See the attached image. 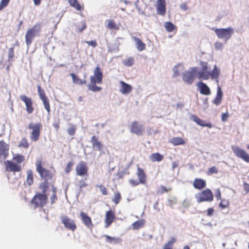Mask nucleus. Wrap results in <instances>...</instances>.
<instances>
[{
    "label": "nucleus",
    "instance_id": "nucleus-50",
    "mask_svg": "<svg viewBox=\"0 0 249 249\" xmlns=\"http://www.w3.org/2000/svg\"><path fill=\"white\" fill-rule=\"evenodd\" d=\"M199 122H200V124H198V125L201 126H203V127L207 126L209 128L212 127V124L211 123H206L205 121H204L201 119L200 120Z\"/></svg>",
    "mask_w": 249,
    "mask_h": 249
},
{
    "label": "nucleus",
    "instance_id": "nucleus-42",
    "mask_svg": "<svg viewBox=\"0 0 249 249\" xmlns=\"http://www.w3.org/2000/svg\"><path fill=\"white\" fill-rule=\"evenodd\" d=\"M29 146V142L25 138H22L18 144V147H21L24 148H28Z\"/></svg>",
    "mask_w": 249,
    "mask_h": 249
},
{
    "label": "nucleus",
    "instance_id": "nucleus-3",
    "mask_svg": "<svg viewBox=\"0 0 249 249\" xmlns=\"http://www.w3.org/2000/svg\"><path fill=\"white\" fill-rule=\"evenodd\" d=\"M42 128V125L40 123L31 122L29 124L28 128L31 131L30 138L31 141L36 142L39 139Z\"/></svg>",
    "mask_w": 249,
    "mask_h": 249
},
{
    "label": "nucleus",
    "instance_id": "nucleus-8",
    "mask_svg": "<svg viewBox=\"0 0 249 249\" xmlns=\"http://www.w3.org/2000/svg\"><path fill=\"white\" fill-rule=\"evenodd\" d=\"M196 72L197 68L196 67L192 68L190 70L185 71L182 74V80L188 85L192 84Z\"/></svg>",
    "mask_w": 249,
    "mask_h": 249
},
{
    "label": "nucleus",
    "instance_id": "nucleus-26",
    "mask_svg": "<svg viewBox=\"0 0 249 249\" xmlns=\"http://www.w3.org/2000/svg\"><path fill=\"white\" fill-rule=\"evenodd\" d=\"M220 74V70L217 67L216 65H214V68L212 71H210V77L213 80H215L216 82L218 83V77Z\"/></svg>",
    "mask_w": 249,
    "mask_h": 249
},
{
    "label": "nucleus",
    "instance_id": "nucleus-62",
    "mask_svg": "<svg viewBox=\"0 0 249 249\" xmlns=\"http://www.w3.org/2000/svg\"><path fill=\"white\" fill-rule=\"evenodd\" d=\"M228 117H229V114L228 113H222V116H221L222 121L223 122H225L227 120V118H228Z\"/></svg>",
    "mask_w": 249,
    "mask_h": 249
},
{
    "label": "nucleus",
    "instance_id": "nucleus-23",
    "mask_svg": "<svg viewBox=\"0 0 249 249\" xmlns=\"http://www.w3.org/2000/svg\"><path fill=\"white\" fill-rule=\"evenodd\" d=\"M132 39L135 42L137 50L141 52L145 49V44L139 38L136 36H132Z\"/></svg>",
    "mask_w": 249,
    "mask_h": 249
},
{
    "label": "nucleus",
    "instance_id": "nucleus-17",
    "mask_svg": "<svg viewBox=\"0 0 249 249\" xmlns=\"http://www.w3.org/2000/svg\"><path fill=\"white\" fill-rule=\"evenodd\" d=\"M80 217L85 226L91 230L93 228V225L91 218L86 213L83 212H81L80 213Z\"/></svg>",
    "mask_w": 249,
    "mask_h": 249
},
{
    "label": "nucleus",
    "instance_id": "nucleus-40",
    "mask_svg": "<svg viewBox=\"0 0 249 249\" xmlns=\"http://www.w3.org/2000/svg\"><path fill=\"white\" fill-rule=\"evenodd\" d=\"M121 199V196L119 192H116L114 193V195L112 198V201L116 205L118 204Z\"/></svg>",
    "mask_w": 249,
    "mask_h": 249
},
{
    "label": "nucleus",
    "instance_id": "nucleus-12",
    "mask_svg": "<svg viewBox=\"0 0 249 249\" xmlns=\"http://www.w3.org/2000/svg\"><path fill=\"white\" fill-rule=\"evenodd\" d=\"M4 164L6 171L9 172H18L22 169L21 165L11 160L5 161Z\"/></svg>",
    "mask_w": 249,
    "mask_h": 249
},
{
    "label": "nucleus",
    "instance_id": "nucleus-60",
    "mask_svg": "<svg viewBox=\"0 0 249 249\" xmlns=\"http://www.w3.org/2000/svg\"><path fill=\"white\" fill-rule=\"evenodd\" d=\"M221 196L220 190L219 189H216L215 192V197L218 200L221 199Z\"/></svg>",
    "mask_w": 249,
    "mask_h": 249
},
{
    "label": "nucleus",
    "instance_id": "nucleus-13",
    "mask_svg": "<svg viewBox=\"0 0 249 249\" xmlns=\"http://www.w3.org/2000/svg\"><path fill=\"white\" fill-rule=\"evenodd\" d=\"M76 174L79 176H88V167L86 163L83 161H80L76 166Z\"/></svg>",
    "mask_w": 249,
    "mask_h": 249
},
{
    "label": "nucleus",
    "instance_id": "nucleus-24",
    "mask_svg": "<svg viewBox=\"0 0 249 249\" xmlns=\"http://www.w3.org/2000/svg\"><path fill=\"white\" fill-rule=\"evenodd\" d=\"M137 175L138 177L139 182L142 184H144L146 182V175L144 170L138 167L137 169Z\"/></svg>",
    "mask_w": 249,
    "mask_h": 249
},
{
    "label": "nucleus",
    "instance_id": "nucleus-7",
    "mask_svg": "<svg viewBox=\"0 0 249 249\" xmlns=\"http://www.w3.org/2000/svg\"><path fill=\"white\" fill-rule=\"evenodd\" d=\"M195 197L198 203H201L203 201L212 202L213 199V195L212 191L209 189H207L196 194Z\"/></svg>",
    "mask_w": 249,
    "mask_h": 249
},
{
    "label": "nucleus",
    "instance_id": "nucleus-10",
    "mask_svg": "<svg viewBox=\"0 0 249 249\" xmlns=\"http://www.w3.org/2000/svg\"><path fill=\"white\" fill-rule=\"evenodd\" d=\"M231 148L233 153L237 157L249 163V155L246 151L236 145H232Z\"/></svg>",
    "mask_w": 249,
    "mask_h": 249
},
{
    "label": "nucleus",
    "instance_id": "nucleus-11",
    "mask_svg": "<svg viewBox=\"0 0 249 249\" xmlns=\"http://www.w3.org/2000/svg\"><path fill=\"white\" fill-rule=\"evenodd\" d=\"M61 221L64 227L72 231L77 229V226L74 220L71 219L68 216L63 215L61 216Z\"/></svg>",
    "mask_w": 249,
    "mask_h": 249
},
{
    "label": "nucleus",
    "instance_id": "nucleus-38",
    "mask_svg": "<svg viewBox=\"0 0 249 249\" xmlns=\"http://www.w3.org/2000/svg\"><path fill=\"white\" fill-rule=\"evenodd\" d=\"M39 188L42 191L41 194H45L49 189V183L47 181L42 182L40 184Z\"/></svg>",
    "mask_w": 249,
    "mask_h": 249
},
{
    "label": "nucleus",
    "instance_id": "nucleus-45",
    "mask_svg": "<svg viewBox=\"0 0 249 249\" xmlns=\"http://www.w3.org/2000/svg\"><path fill=\"white\" fill-rule=\"evenodd\" d=\"M14 57V49L13 47L10 48L8 50V61H12Z\"/></svg>",
    "mask_w": 249,
    "mask_h": 249
},
{
    "label": "nucleus",
    "instance_id": "nucleus-41",
    "mask_svg": "<svg viewBox=\"0 0 249 249\" xmlns=\"http://www.w3.org/2000/svg\"><path fill=\"white\" fill-rule=\"evenodd\" d=\"M134 63V59L133 57H130L127 59H124L123 61V63L127 67L132 66Z\"/></svg>",
    "mask_w": 249,
    "mask_h": 249
},
{
    "label": "nucleus",
    "instance_id": "nucleus-30",
    "mask_svg": "<svg viewBox=\"0 0 249 249\" xmlns=\"http://www.w3.org/2000/svg\"><path fill=\"white\" fill-rule=\"evenodd\" d=\"M69 4L78 11H81L84 8L83 5H81L77 0H69Z\"/></svg>",
    "mask_w": 249,
    "mask_h": 249
},
{
    "label": "nucleus",
    "instance_id": "nucleus-19",
    "mask_svg": "<svg viewBox=\"0 0 249 249\" xmlns=\"http://www.w3.org/2000/svg\"><path fill=\"white\" fill-rule=\"evenodd\" d=\"M156 10L157 14L161 16L164 15L166 12L165 0H158Z\"/></svg>",
    "mask_w": 249,
    "mask_h": 249
},
{
    "label": "nucleus",
    "instance_id": "nucleus-18",
    "mask_svg": "<svg viewBox=\"0 0 249 249\" xmlns=\"http://www.w3.org/2000/svg\"><path fill=\"white\" fill-rule=\"evenodd\" d=\"M119 83L120 84L119 91L122 94H127L132 91V87L130 85L123 81H120Z\"/></svg>",
    "mask_w": 249,
    "mask_h": 249
},
{
    "label": "nucleus",
    "instance_id": "nucleus-28",
    "mask_svg": "<svg viewBox=\"0 0 249 249\" xmlns=\"http://www.w3.org/2000/svg\"><path fill=\"white\" fill-rule=\"evenodd\" d=\"M196 73L198 79L205 80L210 78V71L208 70H199Z\"/></svg>",
    "mask_w": 249,
    "mask_h": 249
},
{
    "label": "nucleus",
    "instance_id": "nucleus-33",
    "mask_svg": "<svg viewBox=\"0 0 249 249\" xmlns=\"http://www.w3.org/2000/svg\"><path fill=\"white\" fill-rule=\"evenodd\" d=\"M183 66L180 64H178L175 66L173 69L174 72L173 75V77H176L178 76L180 72L183 71Z\"/></svg>",
    "mask_w": 249,
    "mask_h": 249
},
{
    "label": "nucleus",
    "instance_id": "nucleus-57",
    "mask_svg": "<svg viewBox=\"0 0 249 249\" xmlns=\"http://www.w3.org/2000/svg\"><path fill=\"white\" fill-rule=\"evenodd\" d=\"M87 28V25L85 21L82 22V26L81 27H78V30L79 32H82L83 30L86 29Z\"/></svg>",
    "mask_w": 249,
    "mask_h": 249
},
{
    "label": "nucleus",
    "instance_id": "nucleus-6",
    "mask_svg": "<svg viewBox=\"0 0 249 249\" xmlns=\"http://www.w3.org/2000/svg\"><path fill=\"white\" fill-rule=\"evenodd\" d=\"M47 201L48 196L46 194L36 193L33 197L31 203L35 208H42L47 204Z\"/></svg>",
    "mask_w": 249,
    "mask_h": 249
},
{
    "label": "nucleus",
    "instance_id": "nucleus-56",
    "mask_svg": "<svg viewBox=\"0 0 249 249\" xmlns=\"http://www.w3.org/2000/svg\"><path fill=\"white\" fill-rule=\"evenodd\" d=\"M218 171L217 168L215 166H213L209 169V173L210 174H216L218 173Z\"/></svg>",
    "mask_w": 249,
    "mask_h": 249
},
{
    "label": "nucleus",
    "instance_id": "nucleus-29",
    "mask_svg": "<svg viewBox=\"0 0 249 249\" xmlns=\"http://www.w3.org/2000/svg\"><path fill=\"white\" fill-rule=\"evenodd\" d=\"M145 221L144 219H141L134 222L131 224V228L134 230H137L143 227Z\"/></svg>",
    "mask_w": 249,
    "mask_h": 249
},
{
    "label": "nucleus",
    "instance_id": "nucleus-32",
    "mask_svg": "<svg viewBox=\"0 0 249 249\" xmlns=\"http://www.w3.org/2000/svg\"><path fill=\"white\" fill-rule=\"evenodd\" d=\"M26 183L29 186L34 183L33 172L31 170H28L27 171Z\"/></svg>",
    "mask_w": 249,
    "mask_h": 249
},
{
    "label": "nucleus",
    "instance_id": "nucleus-63",
    "mask_svg": "<svg viewBox=\"0 0 249 249\" xmlns=\"http://www.w3.org/2000/svg\"><path fill=\"white\" fill-rule=\"evenodd\" d=\"M88 184L85 182L84 180H81L79 182V187L82 189L83 187H86Z\"/></svg>",
    "mask_w": 249,
    "mask_h": 249
},
{
    "label": "nucleus",
    "instance_id": "nucleus-2",
    "mask_svg": "<svg viewBox=\"0 0 249 249\" xmlns=\"http://www.w3.org/2000/svg\"><path fill=\"white\" fill-rule=\"evenodd\" d=\"M41 29V24L37 23L27 30L25 35V42L27 46L31 44L35 37L39 36Z\"/></svg>",
    "mask_w": 249,
    "mask_h": 249
},
{
    "label": "nucleus",
    "instance_id": "nucleus-36",
    "mask_svg": "<svg viewBox=\"0 0 249 249\" xmlns=\"http://www.w3.org/2000/svg\"><path fill=\"white\" fill-rule=\"evenodd\" d=\"M171 142L174 145H178L183 144L184 141L180 137H175L171 140Z\"/></svg>",
    "mask_w": 249,
    "mask_h": 249
},
{
    "label": "nucleus",
    "instance_id": "nucleus-44",
    "mask_svg": "<svg viewBox=\"0 0 249 249\" xmlns=\"http://www.w3.org/2000/svg\"><path fill=\"white\" fill-rule=\"evenodd\" d=\"M52 191L53 192V194L52 196H51L50 199H51V203L53 204L57 200L56 188L53 187L52 189Z\"/></svg>",
    "mask_w": 249,
    "mask_h": 249
},
{
    "label": "nucleus",
    "instance_id": "nucleus-27",
    "mask_svg": "<svg viewBox=\"0 0 249 249\" xmlns=\"http://www.w3.org/2000/svg\"><path fill=\"white\" fill-rule=\"evenodd\" d=\"M70 76L72 78V82L74 84L82 85L87 84V81L85 79H80L74 73H70Z\"/></svg>",
    "mask_w": 249,
    "mask_h": 249
},
{
    "label": "nucleus",
    "instance_id": "nucleus-16",
    "mask_svg": "<svg viewBox=\"0 0 249 249\" xmlns=\"http://www.w3.org/2000/svg\"><path fill=\"white\" fill-rule=\"evenodd\" d=\"M130 130L132 133H134L137 135H141L144 131V127L138 122L134 121L131 124Z\"/></svg>",
    "mask_w": 249,
    "mask_h": 249
},
{
    "label": "nucleus",
    "instance_id": "nucleus-54",
    "mask_svg": "<svg viewBox=\"0 0 249 249\" xmlns=\"http://www.w3.org/2000/svg\"><path fill=\"white\" fill-rule=\"evenodd\" d=\"M190 202H191L190 200L188 199H185L183 201V202L182 203V206L184 208H187L190 206Z\"/></svg>",
    "mask_w": 249,
    "mask_h": 249
},
{
    "label": "nucleus",
    "instance_id": "nucleus-64",
    "mask_svg": "<svg viewBox=\"0 0 249 249\" xmlns=\"http://www.w3.org/2000/svg\"><path fill=\"white\" fill-rule=\"evenodd\" d=\"M53 126L55 128L56 131H58L59 128V121L58 120L57 122H54L53 124Z\"/></svg>",
    "mask_w": 249,
    "mask_h": 249
},
{
    "label": "nucleus",
    "instance_id": "nucleus-43",
    "mask_svg": "<svg viewBox=\"0 0 249 249\" xmlns=\"http://www.w3.org/2000/svg\"><path fill=\"white\" fill-rule=\"evenodd\" d=\"M76 130V127L75 125L71 124L67 129L68 133L70 136H73L75 134Z\"/></svg>",
    "mask_w": 249,
    "mask_h": 249
},
{
    "label": "nucleus",
    "instance_id": "nucleus-34",
    "mask_svg": "<svg viewBox=\"0 0 249 249\" xmlns=\"http://www.w3.org/2000/svg\"><path fill=\"white\" fill-rule=\"evenodd\" d=\"M163 159V156L159 153H153L150 156V160L152 161H160Z\"/></svg>",
    "mask_w": 249,
    "mask_h": 249
},
{
    "label": "nucleus",
    "instance_id": "nucleus-9",
    "mask_svg": "<svg viewBox=\"0 0 249 249\" xmlns=\"http://www.w3.org/2000/svg\"><path fill=\"white\" fill-rule=\"evenodd\" d=\"M37 92L40 99L42 101L44 108L47 110L48 114L50 113L51 107L49 99L46 96L45 90L41 88L40 85H37Z\"/></svg>",
    "mask_w": 249,
    "mask_h": 249
},
{
    "label": "nucleus",
    "instance_id": "nucleus-4",
    "mask_svg": "<svg viewBox=\"0 0 249 249\" xmlns=\"http://www.w3.org/2000/svg\"><path fill=\"white\" fill-rule=\"evenodd\" d=\"M214 31L217 37L223 40L225 43H226L233 35L234 29L231 27H229L226 28L215 29Z\"/></svg>",
    "mask_w": 249,
    "mask_h": 249
},
{
    "label": "nucleus",
    "instance_id": "nucleus-48",
    "mask_svg": "<svg viewBox=\"0 0 249 249\" xmlns=\"http://www.w3.org/2000/svg\"><path fill=\"white\" fill-rule=\"evenodd\" d=\"M229 202L225 199H222L219 204V207L222 209L227 208L229 206Z\"/></svg>",
    "mask_w": 249,
    "mask_h": 249
},
{
    "label": "nucleus",
    "instance_id": "nucleus-1",
    "mask_svg": "<svg viewBox=\"0 0 249 249\" xmlns=\"http://www.w3.org/2000/svg\"><path fill=\"white\" fill-rule=\"evenodd\" d=\"M94 75L90 76V83L88 85V89L93 92L99 91L102 88L96 85L102 82L103 73L99 66H97L93 71Z\"/></svg>",
    "mask_w": 249,
    "mask_h": 249
},
{
    "label": "nucleus",
    "instance_id": "nucleus-46",
    "mask_svg": "<svg viewBox=\"0 0 249 249\" xmlns=\"http://www.w3.org/2000/svg\"><path fill=\"white\" fill-rule=\"evenodd\" d=\"M10 0H1L0 1V11L5 8L9 4Z\"/></svg>",
    "mask_w": 249,
    "mask_h": 249
},
{
    "label": "nucleus",
    "instance_id": "nucleus-22",
    "mask_svg": "<svg viewBox=\"0 0 249 249\" xmlns=\"http://www.w3.org/2000/svg\"><path fill=\"white\" fill-rule=\"evenodd\" d=\"M206 185V181L201 178H196L193 182L194 188L198 190H201L204 188Z\"/></svg>",
    "mask_w": 249,
    "mask_h": 249
},
{
    "label": "nucleus",
    "instance_id": "nucleus-21",
    "mask_svg": "<svg viewBox=\"0 0 249 249\" xmlns=\"http://www.w3.org/2000/svg\"><path fill=\"white\" fill-rule=\"evenodd\" d=\"M197 86L199 89L200 93L203 95H208L211 94V90L209 87L202 82H198Z\"/></svg>",
    "mask_w": 249,
    "mask_h": 249
},
{
    "label": "nucleus",
    "instance_id": "nucleus-61",
    "mask_svg": "<svg viewBox=\"0 0 249 249\" xmlns=\"http://www.w3.org/2000/svg\"><path fill=\"white\" fill-rule=\"evenodd\" d=\"M129 182L133 186H137L140 183L139 181L132 179L129 180Z\"/></svg>",
    "mask_w": 249,
    "mask_h": 249
},
{
    "label": "nucleus",
    "instance_id": "nucleus-51",
    "mask_svg": "<svg viewBox=\"0 0 249 249\" xmlns=\"http://www.w3.org/2000/svg\"><path fill=\"white\" fill-rule=\"evenodd\" d=\"M224 44L222 42L216 41L214 44V47L216 50H222L223 48Z\"/></svg>",
    "mask_w": 249,
    "mask_h": 249
},
{
    "label": "nucleus",
    "instance_id": "nucleus-5",
    "mask_svg": "<svg viewBox=\"0 0 249 249\" xmlns=\"http://www.w3.org/2000/svg\"><path fill=\"white\" fill-rule=\"evenodd\" d=\"M36 171L40 175V177L45 180L51 179L53 175L49 169H46L43 166V162L41 160H38L36 162Z\"/></svg>",
    "mask_w": 249,
    "mask_h": 249
},
{
    "label": "nucleus",
    "instance_id": "nucleus-59",
    "mask_svg": "<svg viewBox=\"0 0 249 249\" xmlns=\"http://www.w3.org/2000/svg\"><path fill=\"white\" fill-rule=\"evenodd\" d=\"M85 42L89 45H90L93 47H95L97 46V43L95 40L86 41Z\"/></svg>",
    "mask_w": 249,
    "mask_h": 249
},
{
    "label": "nucleus",
    "instance_id": "nucleus-53",
    "mask_svg": "<svg viewBox=\"0 0 249 249\" xmlns=\"http://www.w3.org/2000/svg\"><path fill=\"white\" fill-rule=\"evenodd\" d=\"M191 119L192 121L196 122L197 124H200V119L195 115H192L191 116Z\"/></svg>",
    "mask_w": 249,
    "mask_h": 249
},
{
    "label": "nucleus",
    "instance_id": "nucleus-49",
    "mask_svg": "<svg viewBox=\"0 0 249 249\" xmlns=\"http://www.w3.org/2000/svg\"><path fill=\"white\" fill-rule=\"evenodd\" d=\"M73 163L72 161H70L68 163L65 168V172L66 173H70L72 169Z\"/></svg>",
    "mask_w": 249,
    "mask_h": 249
},
{
    "label": "nucleus",
    "instance_id": "nucleus-37",
    "mask_svg": "<svg viewBox=\"0 0 249 249\" xmlns=\"http://www.w3.org/2000/svg\"><path fill=\"white\" fill-rule=\"evenodd\" d=\"M164 27L168 32H173L176 28L171 22L167 21L165 23Z\"/></svg>",
    "mask_w": 249,
    "mask_h": 249
},
{
    "label": "nucleus",
    "instance_id": "nucleus-39",
    "mask_svg": "<svg viewBox=\"0 0 249 249\" xmlns=\"http://www.w3.org/2000/svg\"><path fill=\"white\" fill-rule=\"evenodd\" d=\"M121 25L119 23L116 22L114 20H110V30H118Z\"/></svg>",
    "mask_w": 249,
    "mask_h": 249
},
{
    "label": "nucleus",
    "instance_id": "nucleus-25",
    "mask_svg": "<svg viewBox=\"0 0 249 249\" xmlns=\"http://www.w3.org/2000/svg\"><path fill=\"white\" fill-rule=\"evenodd\" d=\"M222 97V91L220 87L218 86L217 89V93L216 97L213 101V103L217 106L219 105L221 102Z\"/></svg>",
    "mask_w": 249,
    "mask_h": 249
},
{
    "label": "nucleus",
    "instance_id": "nucleus-58",
    "mask_svg": "<svg viewBox=\"0 0 249 249\" xmlns=\"http://www.w3.org/2000/svg\"><path fill=\"white\" fill-rule=\"evenodd\" d=\"M208 65L207 62H201V69L200 70H208Z\"/></svg>",
    "mask_w": 249,
    "mask_h": 249
},
{
    "label": "nucleus",
    "instance_id": "nucleus-15",
    "mask_svg": "<svg viewBox=\"0 0 249 249\" xmlns=\"http://www.w3.org/2000/svg\"><path fill=\"white\" fill-rule=\"evenodd\" d=\"M19 98L25 103L27 113L28 114L32 113L34 110V108L33 106V101L31 98L28 97L25 95H20Z\"/></svg>",
    "mask_w": 249,
    "mask_h": 249
},
{
    "label": "nucleus",
    "instance_id": "nucleus-14",
    "mask_svg": "<svg viewBox=\"0 0 249 249\" xmlns=\"http://www.w3.org/2000/svg\"><path fill=\"white\" fill-rule=\"evenodd\" d=\"M9 145L4 141H0V160L2 162L7 158L8 156Z\"/></svg>",
    "mask_w": 249,
    "mask_h": 249
},
{
    "label": "nucleus",
    "instance_id": "nucleus-31",
    "mask_svg": "<svg viewBox=\"0 0 249 249\" xmlns=\"http://www.w3.org/2000/svg\"><path fill=\"white\" fill-rule=\"evenodd\" d=\"M13 160L17 164H20L25 160V156L20 154H14Z\"/></svg>",
    "mask_w": 249,
    "mask_h": 249
},
{
    "label": "nucleus",
    "instance_id": "nucleus-20",
    "mask_svg": "<svg viewBox=\"0 0 249 249\" xmlns=\"http://www.w3.org/2000/svg\"><path fill=\"white\" fill-rule=\"evenodd\" d=\"M90 142L92 143V148L94 150L101 151L103 149V145L97 137L94 135L92 137Z\"/></svg>",
    "mask_w": 249,
    "mask_h": 249
},
{
    "label": "nucleus",
    "instance_id": "nucleus-35",
    "mask_svg": "<svg viewBox=\"0 0 249 249\" xmlns=\"http://www.w3.org/2000/svg\"><path fill=\"white\" fill-rule=\"evenodd\" d=\"M176 239L172 237L171 239L167 242L163 246V249H172L174 244L176 242Z\"/></svg>",
    "mask_w": 249,
    "mask_h": 249
},
{
    "label": "nucleus",
    "instance_id": "nucleus-52",
    "mask_svg": "<svg viewBox=\"0 0 249 249\" xmlns=\"http://www.w3.org/2000/svg\"><path fill=\"white\" fill-rule=\"evenodd\" d=\"M98 187L100 189V192L102 193V194L104 195H107V188L104 186L103 185H99Z\"/></svg>",
    "mask_w": 249,
    "mask_h": 249
},
{
    "label": "nucleus",
    "instance_id": "nucleus-55",
    "mask_svg": "<svg viewBox=\"0 0 249 249\" xmlns=\"http://www.w3.org/2000/svg\"><path fill=\"white\" fill-rule=\"evenodd\" d=\"M168 191V189H167V188L163 185H161L160 187V188L158 190V193H160V194H163L164 193V192H166Z\"/></svg>",
    "mask_w": 249,
    "mask_h": 249
},
{
    "label": "nucleus",
    "instance_id": "nucleus-47",
    "mask_svg": "<svg viewBox=\"0 0 249 249\" xmlns=\"http://www.w3.org/2000/svg\"><path fill=\"white\" fill-rule=\"evenodd\" d=\"M122 239L119 237H112L110 236V243L116 244L121 243Z\"/></svg>",
    "mask_w": 249,
    "mask_h": 249
}]
</instances>
